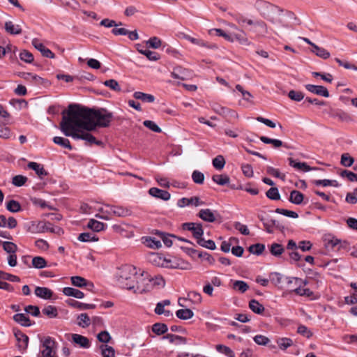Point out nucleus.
<instances>
[{"mask_svg":"<svg viewBox=\"0 0 357 357\" xmlns=\"http://www.w3.org/2000/svg\"><path fill=\"white\" fill-rule=\"evenodd\" d=\"M73 119H82L78 125L84 126L87 130H94L97 127H108L113 119L112 113L105 109L93 110L79 105H70L68 108Z\"/></svg>","mask_w":357,"mask_h":357,"instance_id":"nucleus-1","label":"nucleus"},{"mask_svg":"<svg viewBox=\"0 0 357 357\" xmlns=\"http://www.w3.org/2000/svg\"><path fill=\"white\" fill-rule=\"evenodd\" d=\"M70 110L63 112V116L60 123V130L67 137H71L75 139H83L89 144H97L101 146L102 142L97 140L94 136L89 133L84 126L79 124L82 119H73Z\"/></svg>","mask_w":357,"mask_h":357,"instance_id":"nucleus-2","label":"nucleus"},{"mask_svg":"<svg viewBox=\"0 0 357 357\" xmlns=\"http://www.w3.org/2000/svg\"><path fill=\"white\" fill-rule=\"evenodd\" d=\"M254 7L265 17L272 21H280L277 17L278 14L282 13L278 6H275L264 0H256L254 3Z\"/></svg>","mask_w":357,"mask_h":357,"instance_id":"nucleus-3","label":"nucleus"},{"mask_svg":"<svg viewBox=\"0 0 357 357\" xmlns=\"http://www.w3.org/2000/svg\"><path fill=\"white\" fill-rule=\"evenodd\" d=\"M135 282L128 287L135 294H143L150 291L153 289L152 280L147 273H142L134 277Z\"/></svg>","mask_w":357,"mask_h":357,"instance_id":"nucleus-4","label":"nucleus"},{"mask_svg":"<svg viewBox=\"0 0 357 357\" xmlns=\"http://www.w3.org/2000/svg\"><path fill=\"white\" fill-rule=\"evenodd\" d=\"M135 268L130 265H125L120 268L119 283L124 289L128 290V287L135 282L134 277L137 276Z\"/></svg>","mask_w":357,"mask_h":357,"instance_id":"nucleus-5","label":"nucleus"},{"mask_svg":"<svg viewBox=\"0 0 357 357\" xmlns=\"http://www.w3.org/2000/svg\"><path fill=\"white\" fill-rule=\"evenodd\" d=\"M30 229L31 232L33 233H44L50 231L57 234H59L61 230L60 227H54L52 223L45 221L32 222L31 225L30 226Z\"/></svg>","mask_w":357,"mask_h":357,"instance_id":"nucleus-6","label":"nucleus"},{"mask_svg":"<svg viewBox=\"0 0 357 357\" xmlns=\"http://www.w3.org/2000/svg\"><path fill=\"white\" fill-rule=\"evenodd\" d=\"M56 344L50 337H45L42 341L40 353L42 357H55Z\"/></svg>","mask_w":357,"mask_h":357,"instance_id":"nucleus-7","label":"nucleus"},{"mask_svg":"<svg viewBox=\"0 0 357 357\" xmlns=\"http://www.w3.org/2000/svg\"><path fill=\"white\" fill-rule=\"evenodd\" d=\"M294 279L296 280V282L299 283V287L294 289V291L297 295L301 296H306L307 298H309L310 300L311 301L317 300L319 298L320 296L318 294H315L310 289L305 287L307 283L306 280H299L297 278H294Z\"/></svg>","mask_w":357,"mask_h":357,"instance_id":"nucleus-8","label":"nucleus"},{"mask_svg":"<svg viewBox=\"0 0 357 357\" xmlns=\"http://www.w3.org/2000/svg\"><path fill=\"white\" fill-rule=\"evenodd\" d=\"M152 261L155 262L157 265L165 266L168 268H181V269H187L188 267L183 266L180 263L178 262H174V264L172 263L171 259H167L165 258L162 257L161 256H159L158 255H152Z\"/></svg>","mask_w":357,"mask_h":357,"instance_id":"nucleus-9","label":"nucleus"},{"mask_svg":"<svg viewBox=\"0 0 357 357\" xmlns=\"http://www.w3.org/2000/svg\"><path fill=\"white\" fill-rule=\"evenodd\" d=\"M182 227L185 230L190 231L197 241L204 234L202 225L200 223L185 222L183 224Z\"/></svg>","mask_w":357,"mask_h":357,"instance_id":"nucleus-10","label":"nucleus"},{"mask_svg":"<svg viewBox=\"0 0 357 357\" xmlns=\"http://www.w3.org/2000/svg\"><path fill=\"white\" fill-rule=\"evenodd\" d=\"M31 44L43 56L50 59L54 58V54L50 49L47 48L39 39L33 38Z\"/></svg>","mask_w":357,"mask_h":357,"instance_id":"nucleus-11","label":"nucleus"},{"mask_svg":"<svg viewBox=\"0 0 357 357\" xmlns=\"http://www.w3.org/2000/svg\"><path fill=\"white\" fill-rule=\"evenodd\" d=\"M14 335L17 341V347L20 351H25L29 343V337L19 330L14 331Z\"/></svg>","mask_w":357,"mask_h":357,"instance_id":"nucleus-12","label":"nucleus"},{"mask_svg":"<svg viewBox=\"0 0 357 357\" xmlns=\"http://www.w3.org/2000/svg\"><path fill=\"white\" fill-rule=\"evenodd\" d=\"M72 284L77 287L82 288L86 287L89 291H93L94 285L91 282L87 281L81 276H73L70 278Z\"/></svg>","mask_w":357,"mask_h":357,"instance_id":"nucleus-13","label":"nucleus"},{"mask_svg":"<svg viewBox=\"0 0 357 357\" xmlns=\"http://www.w3.org/2000/svg\"><path fill=\"white\" fill-rule=\"evenodd\" d=\"M106 206L111 209L112 214L117 217H127L132 214V211L126 207L107 204Z\"/></svg>","mask_w":357,"mask_h":357,"instance_id":"nucleus-14","label":"nucleus"},{"mask_svg":"<svg viewBox=\"0 0 357 357\" xmlns=\"http://www.w3.org/2000/svg\"><path fill=\"white\" fill-rule=\"evenodd\" d=\"M204 202L200 201L198 197H192L190 198L183 197L180 199L177 202V206L180 208H183L187 206L193 205L198 206L203 204Z\"/></svg>","mask_w":357,"mask_h":357,"instance_id":"nucleus-15","label":"nucleus"},{"mask_svg":"<svg viewBox=\"0 0 357 357\" xmlns=\"http://www.w3.org/2000/svg\"><path fill=\"white\" fill-rule=\"evenodd\" d=\"M305 88L308 91L314 94L324 96L326 98H328L329 96V92L328 89L323 86L307 84L305 86Z\"/></svg>","mask_w":357,"mask_h":357,"instance_id":"nucleus-16","label":"nucleus"},{"mask_svg":"<svg viewBox=\"0 0 357 357\" xmlns=\"http://www.w3.org/2000/svg\"><path fill=\"white\" fill-rule=\"evenodd\" d=\"M149 193L152 197L160 199L164 201H167L170 199L171 195L169 192L160 190L157 188H151L149 190Z\"/></svg>","mask_w":357,"mask_h":357,"instance_id":"nucleus-17","label":"nucleus"},{"mask_svg":"<svg viewBox=\"0 0 357 357\" xmlns=\"http://www.w3.org/2000/svg\"><path fill=\"white\" fill-rule=\"evenodd\" d=\"M217 213L213 212L209 208L202 209L199 211L198 216L204 221L213 222L216 220Z\"/></svg>","mask_w":357,"mask_h":357,"instance_id":"nucleus-18","label":"nucleus"},{"mask_svg":"<svg viewBox=\"0 0 357 357\" xmlns=\"http://www.w3.org/2000/svg\"><path fill=\"white\" fill-rule=\"evenodd\" d=\"M17 222L13 217L6 218L4 215H0V227L14 229L17 227Z\"/></svg>","mask_w":357,"mask_h":357,"instance_id":"nucleus-19","label":"nucleus"},{"mask_svg":"<svg viewBox=\"0 0 357 357\" xmlns=\"http://www.w3.org/2000/svg\"><path fill=\"white\" fill-rule=\"evenodd\" d=\"M72 340L75 344H78L82 348L87 349L89 348L91 345L89 340L87 337L79 334H73Z\"/></svg>","mask_w":357,"mask_h":357,"instance_id":"nucleus-20","label":"nucleus"},{"mask_svg":"<svg viewBox=\"0 0 357 357\" xmlns=\"http://www.w3.org/2000/svg\"><path fill=\"white\" fill-rule=\"evenodd\" d=\"M186 298H179L178 300V305L181 306H183V305L181 303V301L183 300L185 301L187 299L190 300L192 303L194 304H199L202 303V297L200 293L192 291L188 293Z\"/></svg>","mask_w":357,"mask_h":357,"instance_id":"nucleus-21","label":"nucleus"},{"mask_svg":"<svg viewBox=\"0 0 357 357\" xmlns=\"http://www.w3.org/2000/svg\"><path fill=\"white\" fill-rule=\"evenodd\" d=\"M324 245L326 248H334L341 243V241L332 234H325L323 237Z\"/></svg>","mask_w":357,"mask_h":357,"instance_id":"nucleus-22","label":"nucleus"},{"mask_svg":"<svg viewBox=\"0 0 357 357\" xmlns=\"http://www.w3.org/2000/svg\"><path fill=\"white\" fill-rule=\"evenodd\" d=\"M4 27L6 31L12 35H19L22 31L20 24H15L12 21L6 22Z\"/></svg>","mask_w":357,"mask_h":357,"instance_id":"nucleus-23","label":"nucleus"},{"mask_svg":"<svg viewBox=\"0 0 357 357\" xmlns=\"http://www.w3.org/2000/svg\"><path fill=\"white\" fill-rule=\"evenodd\" d=\"M35 294L36 296L43 299H50L53 295V292L47 287H37L35 289Z\"/></svg>","mask_w":357,"mask_h":357,"instance_id":"nucleus-24","label":"nucleus"},{"mask_svg":"<svg viewBox=\"0 0 357 357\" xmlns=\"http://www.w3.org/2000/svg\"><path fill=\"white\" fill-rule=\"evenodd\" d=\"M312 244L309 241H302L297 245L296 243L291 240V250L300 249L303 252L309 251L312 248Z\"/></svg>","mask_w":357,"mask_h":357,"instance_id":"nucleus-25","label":"nucleus"},{"mask_svg":"<svg viewBox=\"0 0 357 357\" xmlns=\"http://www.w3.org/2000/svg\"><path fill=\"white\" fill-rule=\"evenodd\" d=\"M87 227L93 231L99 232L105 229V225L94 219H91L88 222Z\"/></svg>","mask_w":357,"mask_h":357,"instance_id":"nucleus-26","label":"nucleus"},{"mask_svg":"<svg viewBox=\"0 0 357 357\" xmlns=\"http://www.w3.org/2000/svg\"><path fill=\"white\" fill-rule=\"evenodd\" d=\"M234 41L237 40L241 45L244 46H249L251 42L247 38L246 33L243 31H240L239 33H233Z\"/></svg>","mask_w":357,"mask_h":357,"instance_id":"nucleus-27","label":"nucleus"},{"mask_svg":"<svg viewBox=\"0 0 357 357\" xmlns=\"http://www.w3.org/2000/svg\"><path fill=\"white\" fill-rule=\"evenodd\" d=\"M231 282L232 289L240 293L245 292L249 288L248 284L243 280H231Z\"/></svg>","mask_w":357,"mask_h":357,"instance_id":"nucleus-28","label":"nucleus"},{"mask_svg":"<svg viewBox=\"0 0 357 357\" xmlns=\"http://www.w3.org/2000/svg\"><path fill=\"white\" fill-rule=\"evenodd\" d=\"M28 167L36 172L37 175L40 177H43L47 175V172L45 170L43 166L39 163L35 162H30L27 165Z\"/></svg>","mask_w":357,"mask_h":357,"instance_id":"nucleus-29","label":"nucleus"},{"mask_svg":"<svg viewBox=\"0 0 357 357\" xmlns=\"http://www.w3.org/2000/svg\"><path fill=\"white\" fill-rule=\"evenodd\" d=\"M63 293L67 296H73L77 298H82L84 296L82 291L72 287H64L63 289Z\"/></svg>","mask_w":357,"mask_h":357,"instance_id":"nucleus-30","label":"nucleus"},{"mask_svg":"<svg viewBox=\"0 0 357 357\" xmlns=\"http://www.w3.org/2000/svg\"><path fill=\"white\" fill-rule=\"evenodd\" d=\"M236 20L241 25L245 23L248 25H255V26H259L261 28H264L265 26V24L263 22H259V21L254 22L253 20H252L250 19H248L244 16H238L236 18Z\"/></svg>","mask_w":357,"mask_h":357,"instance_id":"nucleus-31","label":"nucleus"},{"mask_svg":"<svg viewBox=\"0 0 357 357\" xmlns=\"http://www.w3.org/2000/svg\"><path fill=\"white\" fill-rule=\"evenodd\" d=\"M291 167H294L296 170L301 172H306L316 168L310 167L306 162H297L291 159Z\"/></svg>","mask_w":357,"mask_h":357,"instance_id":"nucleus-32","label":"nucleus"},{"mask_svg":"<svg viewBox=\"0 0 357 357\" xmlns=\"http://www.w3.org/2000/svg\"><path fill=\"white\" fill-rule=\"evenodd\" d=\"M13 319L15 322L22 325V326H30L31 325L29 318L23 313H18L13 316Z\"/></svg>","mask_w":357,"mask_h":357,"instance_id":"nucleus-33","label":"nucleus"},{"mask_svg":"<svg viewBox=\"0 0 357 357\" xmlns=\"http://www.w3.org/2000/svg\"><path fill=\"white\" fill-rule=\"evenodd\" d=\"M68 304L79 310H88L96 308V305L94 304L83 303L72 299L68 301Z\"/></svg>","mask_w":357,"mask_h":357,"instance_id":"nucleus-34","label":"nucleus"},{"mask_svg":"<svg viewBox=\"0 0 357 357\" xmlns=\"http://www.w3.org/2000/svg\"><path fill=\"white\" fill-rule=\"evenodd\" d=\"M311 52L323 59H326L330 57L329 52L323 47H319L317 45H313V48L311 50Z\"/></svg>","mask_w":357,"mask_h":357,"instance_id":"nucleus-35","label":"nucleus"},{"mask_svg":"<svg viewBox=\"0 0 357 357\" xmlns=\"http://www.w3.org/2000/svg\"><path fill=\"white\" fill-rule=\"evenodd\" d=\"M133 97L136 99L141 100L146 102H153L155 97L151 94L145 93L140 91H136L133 93Z\"/></svg>","mask_w":357,"mask_h":357,"instance_id":"nucleus-36","label":"nucleus"},{"mask_svg":"<svg viewBox=\"0 0 357 357\" xmlns=\"http://www.w3.org/2000/svg\"><path fill=\"white\" fill-rule=\"evenodd\" d=\"M236 89L241 93L244 100H245L246 102H249L251 105L255 104L253 100V96L249 91L244 90L241 85L237 84L236 86Z\"/></svg>","mask_w":357,"mask_h":357,"instance_id":"nucleus-37","label":"nucleus"},{"mask_svg":"<svg viewBox=\"0 0 357 357\" xmlns=\"http://www.w3.org/2000/svg\"><path fill=\"white\" fill-rule=\"evenodd\" d=\"M144 243L146 244V246L153 249H158L162 246L160 240L157 239L155 237H146L144 238Z\"/></svg>","mask_w":357,"mask_h":357,"instance_id":"nucleus-38","label":"nucleus"},{"mask_svg":"<svg viewBox=\"0 0 357 357\" xmlns=\"http://www.w3.org/2000/svg\"><path fill=\"white\" fill-rule=\"evenodd\" d=\"M176 317L183 320H188L191 319L194 316L193 312L188 308L181 309L176 311Z\"/></svg>","mask_w":357,"mask_h":357,"instance_id":"nucleus-39","label":"nucleus"},{"mask_svg":"<svg viewBox=\"0 0 357 357\" xmlns=\"http://www.w3.org/2000/svg\"><path fill=\"white\" fill-rule=\"evenodd\" d=\"M212 179L219 185H225L230 182V178L227 174H215L213 176Z\"/></svg>","mask_w":357,"mask_h":357,"instance_id":"nucleus-40","label":"nucleus"},{"mask_svg":"<svg viewBox=\"0 0 357 357\" xmlns=\"http://www.w3.org/2000/svg\"><path fill=\"white\" fill-rule=\"evenodd\" d=\"M249 307L253 312L258 314H262L265 310L263 305L259 303L255 299H252L250 301Z\"/></svg>","mask_w":357,"mask_h":357,"instance_id":"nucleus-41","label":"nucleus"},{"mask_svg":"<svg viewBox=\"0 0 357 357\" xmlns=\"http://www.w3.org/2000/svg\"><path fill=\"white\" fill-rule=\"evenodd\" d=\"M184 38L185 40L190 41L191 43L195 44L198 46H200V47H208V48L213 47L212 45H208L207 43H206L203 40L192 37L189 35H185Z\"/></svg>","mask_w":357,"mask_h":357,"instance_id":"nucleus-42","label":"nucleus"},{"mask_svg":"<svg viewBox=\"0 0 357 357\" xmlns=\"http://www.w3.org/2000/svg\"><path fill=\"white\" fill-rule=\"evenodd\" d=\"M100 349L102 357H115V351L112 347L107 344H102Z\"/></svg>","mask_w":357,"mask_h":357,"instance_id":"nucleus-43","label":"nucleus"},{"mask_svg":"<svg viewBox=\"0 0 357 357\" xmlns=\"http://www.w3.org/2000/svg\"><path fill=\"white\" fill-rule=\"evenodd\" d=\"M21 77L26 80L33 82L36 84H42L43 82L42 77L30 73H23Z\"/></svg>","mask_w":357,"mask_h":357,"instance_id":"nucleus-44","label":"nucleus"},{"mask_svg":"<svg viewBox=\"0 0 357 357\" xmlns=\"http://www.w3.org/2000/svg\"><path fill=\"white\" fill-rule=\"evenodd\" d=\"M137 50L139 53L143 55H145L148 59L150 61H155L160 59L159 54L155 52H152L149 50H143L137 48Z\"/></svg>","mask_w":357,"mask_h":357,"instance_id":"nucleus-45","label":"nucleus"},{"mask_svg":"<svg viewBox=\"0 0 357 357\" xmlns=\"http://www.w3.org/2000/svg\"><path fill=\"white\" fill-rule=\"evenodd\" d=\"M167 330V326L165 324L155 323L152 326V331L158 335L165 334Z\"/></svg>","mask_w":357,"mask_h":357,"instance_id":"nucleus-46","label":"nucleus"},{"mask_svg":"<svg viewBox=\"0 0 357 357\" xmlns=\"http://www.w3.org/2000/svg\"><path fill=\"white\" fill-rule=\"evenodd\" d=\"M53 142L55 144H56L63 148L68 149V150L73 149V147L70 145V141L66 138H63L61 137H54L53 138Z\"/></svg>","mask_w":357,"mask_h":357,"instance_id":"nucleus-47","label":"nucleus"},{"mask_svg":"<svg viewBox=\"0 0 357 357\" xmlns=\"http://www.w3.org/2000/svg\"><path fill=\"white\" fill-rule=\"evenodd\" d=\"M171 76L174 79L183 80L186 77L185 70L181 67H176L172 72Z\"/></svg>","mask_w":357,"mask_h":357,"instance_id":"nucleus-48","label":"nucleus"},{"mask_svg":"<svg viewBox=\"0 0 357 357\" xmlns=\"http://www.w3.org/2000/svg\"><path fill=\"white\" fill-rule=\"evenodd\" d=\"M197 243L204 247V248H208L209 250H215L216 248V245H215V243L212 240H205L204 238H202V236H201L197 241Z\"/></svg>","mask_w":357,"mask_h":357,"instance_id":"nucleus-49","label":"nucleus"},{"mask_svg":"<svg viewBox=\"0 0 357 357\" xmlns=\"http://www.w3.org/2000/svg\"><path fill=\"white\" fill-rule=\"evenodd\" d=\"M78 240L82 242L97 241L98 238L93 234L89 232L82 233L78 236Z\"/></svg>","mask_w":357,"mask_h":357,"instance_id":"nucleus-50","label":"nucleus"},{"mask_svg":"<svg viewBox=\"0 0 357 357\" xmlns=\"http://www.w3.org/2000/svg\"><path fill=\"white\" fill-rule=\"evenodd\" d=\"M3 250L9 255L15 254L17 251V246L13 242L4 241L2 243Z\"/></svg>","mask_w":357,"mask_h":357,"instance_id":"nucleus-51","label":"nucleus"},{"mask_svg":"<svg viewBox=\"0 0 357 357\" xmlns=\"http://www.w3.org/2000/svg\"><path fill=\"white\" fill-rule=\"evenodd\" d=\"M43 313L49 318H55L58 315V311L56 307L48 305L44 307L42 310Z\"/></svg>","mask_w":357,"mask_h":357,"instance_id":"nucleus-52","label":"nucleus"},{"mask_svg":"<svg viewBox=\"0 0 357 357\" xmlns=\"http://www.w3.org/2000/svg\"><path fill=\"white\" fill-rule=\"evenodd\" d=\"M216 350L225 354L227 357H235L234 352L228 347L223 344H218L216 345Z\"/></svg>","mask_w":357,"mask_h":357,"instance_id":"nucleus-53","label":"nucleus"},{"mask_svg":"<svg viewBox=\"0 0 357 357\" xmlns=\"http://www.w3.org/2000/svg\"><path fill=\"white\" fill-rule=\"evenodd\" d=\"M6 209L12 213H17L21 211L20 203L15 200H10L6 204Z\"/></svg>","mask_w":357,"mask_h":357,"instance_id":"nucleus-54","label":"nucleus"},{"mask_svg":"<svg viewBox=\"0 0 357 357\" xmlns=\"http://www.w3.org/2000/svg\"><path fill=\"white\" fill-rule=\"evenodd\" d=\"M103 84L114 91L120 92L121 91L120 85L115 79H111L106 80L103 82Z\"/></svg>","mask_w":357,"mask_h":357,"instance_id":"nucleus-55","label":"nucleus"},{"mask_svg":"<svg viewBox=\"0 0 357 357\" xmlns=\"http://www.w3.org/2000/svg\"><path fill=\"white\" fill-rule=\"evenodd\" d=\"M78 321V325L82 328L88 327L91 324V319L86 313L79 315Z\"/></svg>","mask_w":357,"mask_h":357,"instance_id":"nucleus-56","label":"nucleus"},{"mask_svg":"<svg viewBox=\"0 0 357 357\" xmlns=\"http://www.w3.org/2000/svg\"><path fill=\"white\" fill-rule=\"evenodd\" d=\"M267 173L273 176L280 178L282 181H285L286 174L280 172L279 169L272 167H267Z\"/></svg>","mask_w":357,"mask_h":357,"instance_id":"nucleus-57","label":"nucleus"},{"mask_svg":"<svg viewBox=\"0 0 357 357\" xmlns=\"http://www.w3.org/2000/svg\"><path fill=\"white\" fill-rule=\"evenodd\" d=\"M261 220L263 222L264 226L266 227V231L269 233L272 231L271 227L273 226L279 227L278 221L273 219L261 218Z\"/></svg>","mask_w":357,"mask_h":357,"instance_id":"nucleus-58","label":"nucleus"},{"mask_svg":"<svg viewBox=\"0 0 357 357\" xmlns=\"http://www.w3.org/2000/svg\"><path fill=\"white\" fill-rule=\"evenodd\" d=\"M212 163L216 169L220 170L225 167V160L222 155H219L213 160Z\"/></svg>","mask_w":357,"mask_h":357,"instance_id":"nucleus-59","label":"nucleus"},{"mask_svg":"<svg viewBox=\"0 0 357 357\" xmlns=\"http://www.w3.org/2000/svg\"><path fill=\"white\" fill-rule=\"evenodd\" d=\"M266 197L272 200H279L280 199V195L278 189L276 187H271L266 192Z\"/></svg>","mask_w":357,"mask_h":357,"instance_id":"nucleus-60","label":"nucleus"},{"mask_svg":"<svg viewBox=\"0 0 357 357\" xmlns=\"http://www.w3.org/2000/svg\"><path fill=\"white\" fill-rule=\"evenodd\" d=\"M304 199V195L299 191L291 190V203L301 204Z\"/></svg>","mask_w":357,"mask_h":357,"instance_id":"nucleus-61","label":"nucleus"},{"mask_svg":"<svg viewBox=\"0 0 357 357\" xmlns=\"http://www.w3.org/2000/svg\"><path fill=\"white\" fill-rule=\"evenodd\" d=\"M32 265L36 268H43L47 266V263L43 257H34L32 259Z\"/></svg>","mask_w":357,"mask_h":357,"instance_id":"nucleus-62","label":"nucleus"},{"mask_svg":"<svg viewBox=\"0 0 357 357\" xmlns=\"http://www.w3.org/2000/svg\"><path fill=\"white\" fill-rule=\"evenodd\" d=\"M156 234L163 241L164 244L167 247H171L172 245V241L171 238L173 237V236L165 234L161 231H157Z\"/></svg>","mask_w":357,"mask_h":357,"instance_id":"nucleus-63","label":"nucleus"},{"mask_svg":"<svg viewBox=\"0 0 357 357\" xmlns=\"http://www.w3.org/2000/svg\"><path fill=\"white\" fill-rule=\"evenodd\" d=\"M284 279V277L278 273H274L271 275V280L277 286L282 288V283L283 282V280Z\"/></svg>","mask_w":357,"mask_h":357,"instance_id":"nucleus-64","label":"nucleus"}]
</instances>
